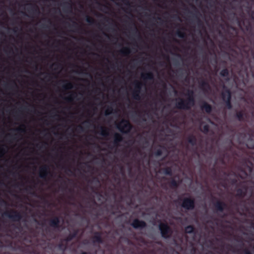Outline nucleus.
Wrapping results in <instances>:
<instances>
[{
  "instance_id": "8",
  "label": "nucleus",
  "mask_w": 254,
  "mask_h": 254,
  "mask_svg": "<svg viewBox=\"0 0 254 254\" xmlns=\"http://www.w3.org/2000/svg\"><path fill=\"white\" fill-rule=\"evenodd\" d=\"M203 109L208 113L211 111V107L208 105L205 104L203 107Z\"/></svg>"
},
{
  "instance_id": "4",
  "label": "nucleus",
  "mask_w": 254,
  "mask_h": 254,
  "mask_svg": "<svg viewBox=\"0 0 254 254\" xmlns=\"http://www.w3.org/2000/svg\"><path fill=\"white\" fill-rule=\"evenodd\" d=\"M222 97L224 101L226 102L228 108H231L230 100L231 98L230 93L229 91L226 90L222 93Z\"/></svg>"
},
{
  "instance_id": "24",
  "label": "nucleus",
  "mask_w": 254,
  "mask_h": 254,
  "mask_svg": "<svg viewBox=\"0 0 254 254\" xmlns=\"http://www.w3.org/2000/svg\"><path fill=\"white\" fill-rule=\"evenodd\" d=\"M109 114V113H107V112H106V115H108Z\"/></svg>"
},
{
  "instance_id": "21",
  "label": "nucleus",
  "mask_w": 254,
  "mask_h": 254,
  "mask_svg": "<svg viewBox=\"0 0 254 254\" xmlns=\"http://www.w3.org/2000/svg\"><path fill=\"white\" fill-rule=\"evenodd\" d=\"M151 76L150 75H149L147 77V78H151Z\"/></svg>"
},
{
  "instance_id": "19",
  "label": "nucleus",
  "mask_w": 254,
  "mask_h": 254,
  "mask_svg": "<svg viewBox=\"0 0 254 254\" xmlns=\"http://www.w3.org/2000/svg\"><path fill=\"white\" fill-rule=\"evenodd\" d=\"M247 145L249 147H252V146H250V145H249V144H248V143H247Z\"/></svg>"
},
{
  "instance_id": "20",
  "label": "nucleus",
  "mask_w": 254,
  "mask_h": 254,
  "mask_svg": "<svg viewBox=\"0 0 254 254\" xmlns=\"http://www.w3.org/2000/svg\"><path fill=\"white\" fill-rule=\"evenodd\" d=\"M172 185L174 186H175L176 185L174 182H172Z\"/></svg>"
},
{
  "instance_id": "23",
  "label": "nucleus",
  "mask_w": 254,
  "mask_h": 254,
  "mask_svg": "<svg viewBox=\"0 0 254 254\" xmlns=\"http://www.w3.org/2000/svg\"><path fill=\"white\" fill-rule=\"evenodd\" d=\"M142 76L143 78H146V77H145V76H144V75H143V74H142Z\"/></svg>"
},
{
  "instance_id": "25",
  "label": "nucleus",
  "mask_w": 254,
  "mask_h": 254,
  "mask_svg": "<svg viewBox=\"0 0 254 254\" xmlns=\"http://www.w3.org/2000/svg\"><path fill=\"white\" fill-rule=\"evenodd\" d=\"M246 254H250V253L249 252H247Z\"/></svg>"
},
{
  "instance_id": "14",
  "label": "nucleus",
  "mask_w": 254,
  "mask_h": 254,
  "mask_svg": "<svg viewBox=\"0 0 254 254\" xmlns=\"http://www.w3.org/2000/svg\"><path fill=\"white\" fill-rule=\"evenodd\" d=\"M217 207L219 210H222V207H221V204H220V203H218L217 204Z\"/></svg>"
},
{
  "instance_id": "12",
  "label": "nucleus",
  "mask_w": 254,
  "mask_h": 254,
  "mask_svg": "<svg viewBox=\"0 0 254 254\" xmlns=\"http://www.w3.org/2000/svg\"><path fill=\"white\" fill-rule=\"evenodd\" d=\"M220 74L222 76H225L228 74V71L226 69H223L221 71Z\"/></svg>"
},
{
  "instance_id": "18",
  "label": "nucleus",
  "mask_w": 254,
  "mask_h": 254,
  "mask_svg": "<svg viewBox=\"0 0 254 254\" xmlns=\"http://www.w3.org/2000/svg\"><path fill=\"white\" fill-rule=\"evenodd\" d=\"M71 85L70 84L68 85L67 88H71Z\"/></svg>"
},
{
  "instance_id": "6",
  "label": "nucleus",
  "mask_w": 254,
  "mask_h": 254,
  "mask_svg": "<svg viewBox=\"0 0 254 254\" xmlns=\"http://www.w3.org/2000/svg\"><path fill=\"white\" fill-rule=\"evenodd\" d=\"M132 225L135 228H141L145 227V223L143 221L135 220L132 222Z\"/></svg>"
},
{
  "instance_id": "5",
  "label": "nucleus",
  "mask_w": 254,
  "mask_h": 254,
  "mask_svg": "<svg viewBox=\"0 0 254 254\" xmlns=\"http://www.w3.org/2000/svg\"><path fill=\"white\" fill-rule=\"evenodd\" d=\"M182 206L187 209H190L193 208V201L189 199H184Z\"/></svg>"
},
{
  "instance_id": "7",
  "label": "nucleus",
  "mask_w": 254,
  "mask_h": 254,
  "mask_svg": "<svg viewBox=\"0 0 254 254\" xmlns=\"http://www.w3.org/2000/svg\"><path fill=\"white\" fill-rule=\"evenodd\" d=\"M200 127L201 129L204 132H207L208 130V125H205L203 124H201Z\"/></svg>"
},
{
  "instance_id": "17",
  "label": "nucleus",
  "mask_w": 254,
  "mask_h": 254,
  "mask_svg": "<svg viewBox=\"0 0 254 254\" xmlns=\"http://www.w3.org/2000/svg\"><path fill=\"white\" fill-rule=\"evenodd\" d=\"M4 153L3 152H1L0 153V156H1L3 155Z\"/></svg>"
},
{
  "instance_id": "9",
  "label": "nucleus",
  "mask_w": 254,
  "mask_h": 254,
  "mask_svg": "<svg viewBox=\"0 0 254 254\" xmlns=\"http://www.w3.org/2000/svg\"><path fill=\"white\" fill-rule=\"evenodd\" d=\"M58 222H59L58 219L57 218H55V219H53L51 221V224L52 226H56L57 225Z\"/></svg>"
},
{
  "instance_id": "10",
  "label": "nucleus",
  "mask_w": 254,
  "mask_h": 254,
  "mask_svg": "<svg viewBox=\"0 0 254 254\" xmlns=\"http://www.w3.org/2000/svg\"><path fill=\"white\" fill-rule=\"evenodd\" d=\"M186 232L188 233H191L193 231V228L191 226H188L186 228Z\"/></svg>"
},
{
  "instance_id": "1",
  "label": "nucleus",
  "mask_w": 254,
  "mask_h": 254,
  "mask_svg": "<svg viewBox=\"0 0 254 254\" xmlns=\"http://www.w3.org/2000/svg\"><path fill=\"white\" fill-rule=\"evenodd\" d=\"M192 92L189 93L188 101L187 103H185L184 101L180 100L176 103V106L178 108L180 109H187L190 108L193 104V100L192 97Z\"/></svg>"
},
{
  "instance_id": "2",
  "label": "nucleus",
  "mask_w": 254,
  "mask_h": 254,
  "mask_svg": "<svg viewBox=\"0 0 254 254\" xmlns=\"http://www.w3.org/2000/svg\"><path fill=\"white\" fill-rule=\"evenodd\" d=\"M118 128L123 132H127L130 129V125L127 121H122L117 125Z\"/></svg>"
},
{
  "instance_id": "13",
  "label": "nucleus",
  "mask_w": 254,
  "mask_h": 254,
  "mask_svg": "<svg viewBox=\"0 0 254 254\" xmlns=\"http://www.w3.org/2000/svg\"><path fill=\"white\" fill-rule=\"evenodd\" d=\"M121 136L119 134H115V141L116 142H118V141H119L120 140H121Z\"/></svg>"
},
{
  "instance_id": "11",
  "label": "nucleus",
  "mask_w": 254,
  "mask_h": 254,
  "mask_svg": "<svg viewBox=\"0 0 254 254\" xmlns=\"http://www.w3.org/2000/svg\"><path fill=\"white\" fill-rule=\"evenodd\" d=\"M237 117L238 119L240 121L243 119V114L242 113H238L237 115Z\"/></svg>"
},
{
  "instance_id": "22",
  "label": "nucleus",
  "mask_w": 254,
  "mask_h": 254,
  "mask_svg": "<svg viewBox=\"0 0 254 254\" xmlns=\"http://www.w3.org/2000/svg\"><path fill=\"white\" fill-rule=\"evenodd\" d=\"M165 173H166V174H169V172H167V171H166Z\"/></svg>"
},
{
  "instance_id": "15",
  "label": "nucleus",
  "mask_w": 254,
  "mask_h": 254,
  "mask_svg": "<svg viewBox=\"0 0 254 254\" xmlns=\"http://www.w3.org/2000/svg\"><path fill=\"white\" fill-rule=\"evenodd\" d=\"M157 155L159 156V155H160L161 154V152L160 151H157V153H156Z\"/></svg>"
},
{
  "instance_id": "16",
  "label": "nucleus",
  "mask_w": 254,
  "mask_h": 254,
  "mask_svg": "<svg viewBox=\"0 0 254 254\" xmlns=\"http://www.w3.org/2000/svg\"><path fill=\"white\" fill-rule=\"evenodd\" d=\"M207 120L208 122L210 124H211V125H212V124H212V123L211 121H210L209 120Z\"/></svg>"
},
{
  "instance_id": "3",
  "label": "nucleus",
  "mask_w": 254,
  "mask_h": 254,
  "mask_svg": "<svg viewBox=\"0 0 254 254\" xmlns=\"http://www.w3.org/2000/svg\"><path fill=\"white\" fill-rule=\"evenodd\" d=\"M159 229L163 237L167 238L169 236L170 229L167 225L164 224H160L159 225Z\"/></svg>"
}]
</instances>
